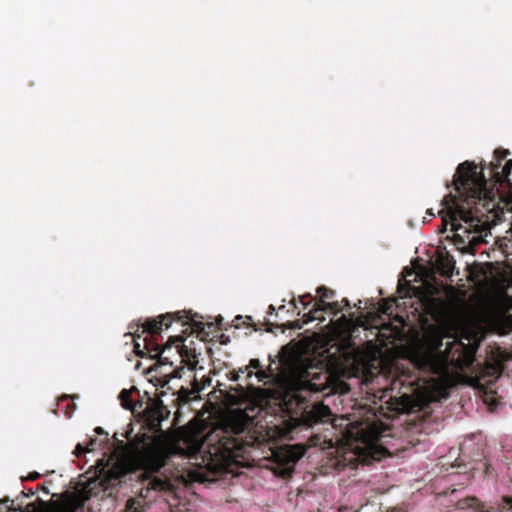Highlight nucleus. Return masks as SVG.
<instances>
[{"mask_svg":"<svg viewBox=\"0 0 512 512\" xmlns=\"http://www.w3.org/2000/svg\"><path fill=\"white\" fill-rule=\"evenodd\" d=\"M124 512H144L142 501L137 499H129L126 503Z\"/></svg>","mask_w":512,"mask_h":512,"instance_id":"412c9836","label":"nucleus"},{"mask_svg":"<svg viewBox=\"0 0 512 512\" xmlns=\"http://www.w3.org/2000/svg\"><path fill=\"white\" fill-rule=\"evenodd\" d=\"M511 170H512V160H508L506 162V164L504 165L501 172H499V169L493 168L492 171H493V177H494L495 181L500 184L505 183L512 188V183L509 178L510 174H511Z\"/></svg>","mask_w":512,"mask_h":512,"instance_id":"f8f14e48","label":"nucleus"},{"mask_svg":"<svg viewBox=\"0 0 512 512\" xmlns=\"http://www.w3.org/2000/svg\"><path fill=\"white\" fill-rule=\"evenodd\" d=\"M249 389H251L252 391H260L259 389H256V388H254L253 386H250V385H249Z\"/></svg>","mask_w":512,"mask_h":512,"instance_id":"49530a36","label":"nucleus"},{"mask_svg":"<svg viewBox=\"0 0 512 512\" xmlns=\"http://www.w3.org/2000/svg\"><path fill=\"white\" fill-rule=\"evenodd\" d=\"M41 477V474L34 471L28 474L27 477L23 478L22 480H29V481H35Z\"/></svg>","mask_w":512,"mask_h":512,"instance_id":"c85d7f7f","label":"nucleus"},{"mask_svg":"<svg viewBox=\"0 0 512 512\" xmlns=\"http://www.w3.org/2000/svg\"><path fill=\"white\" fill-rule=\"evenodd\" d=\"M453 184L458 195L449 193L441 201L443 208L438 212L442 220L440 232H445L448 225L458 232L463 228L459 221H463L468 224L464 232L469 233L470 228L479 226L473 208L486 191V178L482 171H477L474 163L465 161L458 165Z\"/></svg>","mask_w":512,"mask_h":512,"instance_id":"f257e3e1","label":"nucleus"},{"mask_svg":"<svg viewBox=\"0 0 512 512\" xmlns=\"http://www.w3.org/2000/svg\"><path fill=\"white\" fill-rule=\"evenodd\" d=\"M454 240H455V242H457V243L465 244V240H464V238H463L460 234H458V233H456V234L454 235Z\"/></svg>","mask_w":512,"mask_h":512,"instance_id":"473e14b6","label":"nucleus"},{"mask_svg":"<svg viewBox=\"0 0 512 512\" xmlns=\"http://www.w3.org/2000/svg\"><path fill=\"white\" fill-rule=\"evenodd\" d=\"M284 308H285V306L281 305L278 309L281 310V311H284Z\"/></svg>","mask_w":512,"mask_h":512,"instance_id":"de8ad7c7","label":"nucleus"},{"mask_svg":"<svg viewBox=\"0 0 512 512\" xmlns=\"http://www.w3.org/2000/svg\"><path fill=\"white\" fill-rule=\"evenodd\" d=\"M41 504H45V502L41 499V498H38L37 499Z\"/></svg>","mask_w":512,"mask_h":512,"instance_id":"09e8293b","label":"nucleus"},{"mask_svg":"<svg viewBox=\"0 0 512 512\" xmlns=\"http://www.w3.org/2000/svg\"><path fill=\"white\" fill-rule=\"evenodd\" d=\"M317 294L320 296L319 300H316L310 293L299 296V302L303 306L304 309L308 308L311 303L313 306H317V304L327 303L326 300L332 299L335 296V292L332 289H329L325 286H319L316 290Z\"/></svg>","mask_w":512,"mask_h":512,"instance_id":"1a4fd4ad","label":"nucleus"},{"mask_svg":"<svg viewBox=\"0 0 512 512\" xmlns=\"http://www.w3.org/2000/svg\"><path fill=\"white\" fill-rule=\"evenodd\" d=\"M194 395V391L192 390H189L188 388H184L182 387L179 391H178V397H177V401L181 402V403H188L192 397Z\"/></svg>","mask_w":512,"mask_h":512,"instance_id":"5701e85b","label":"nucleus"},{"mask_svg":"<svg viewBox=\"0 0 512 512\" xmlns=\"http://www.w3.org/2000/svg\"><path fill=\"white\" fill-rule=\"evenodd\" d=\"M385 451L386 450L384 448H377L375 451L372 452V458L375 460H379Z\"/></svg>","mask_w":512,"mask_h":512,"instance_id":"cd10ccee","label":"nucleus"},{"mask_svg":"<svg viewBox=\"0 0 512 512\" xmlns=\"http://www.w3.org/2000/svg\"><path fill=\"white\" fill-rule=\"evenodd\" d=\"M456 507L461 510L474 509L475 511H484V503L481 502L477 497L471 496L460 499L456 503Z\"/></svg>","mask_w":512,"mask_h":512,"instance_id":"ddd939ff","label":"nucleus"},{"mask_svg":"<svg viewBox=\"0 0 512 512\" xmlns=\"http://www.w3.org/2000/svg\"><path fill=\"white\" fill-rule=\"evenodd\" d=\"M326 311H329L336 315L342 311V307L337 301L327 302L324 304H317V306H313L309 312L304 313L302 319L294 321L293 324L291 325V328L301 329L304 324H308L314 320L324 321L325 318L324 316H322V313Z\"/></svg>","mask_w":512,"mask_h":512,"instance_id":"0eeeda50","label":"nucleus"},{"mask_svg":"<svg viewBox=\"0 0 512 512\" xmlns=\"http://www.w3.org/2000/svg\"><path fill=\"white\" fill-rule=\"evenodd\" d=\"M383 424L381 422H374L367 426V430L362 429L361 438L364 442L377 441L383 433Z\"/></svg>","mask_w":512,"mask_h":512,"instance_id":"9b49d317","label":"nucleus"},{"mask_svg":"<svg viewBox=\"0 0 512 512\" xmlns=\"http://www.w3.org/2000/svg\"><path fill=\"white\" fill-rule=\"evenodd\" d=\"M69 399V396L67 395H64L60 398V401H64V400H68Z\"/></svg>","mask_w":512,"mask_h":512,"instance_id":"c03bdc74","label":"nucleus"},{"mask_svg":"<svg viewBox=\"0 0 512 512\" xmlns=\"http://www.w3.org/2000/svg\"><path fill=\"white\" fill-rule=\"evenodd\" d=\"M9 509L12 511V512H15V511H22V508L19 507V508H12V507H9Z\"/></svg>","mask_w":512,"mask_h":512,"instance_id":"a19ab883","label":"nucleus"},{"mask_svg":"<svg viewBox=\"0 0 512 512\" xmlns=\"http://www.w3.org/2000/svg\"><path fill=\"white\" fill-rule=\"evenodd\" d=\"M508 154H509V151L506 150V149H502V148L496 149L495 152H494V156H495V158L497 160V163L496 164H492V169L493 168L499 169L500 165H501V161L504 160Z\"/></svg>","mask_w":512,"mask_h":512,"instance_id":"393cba45","label":"nucleus"},{"mask_svg":"<svg viewBox=\"0 0 512 512\" xmlns=\"http://www.w3.org/2000/svg\"><path fill=\"white\" fill-rule=\"evenodd\" d=\"M259 411L260 406L248 404L244 409H231L223 415L204 438L211 461L228 464L243 455L251 444V440L243 437V434L253 430Z\"/></svg>","mask_w":512,"mask_h":512,"instance_id":"f03ea898","label":"nucleus"},{"mask_svg":"<svg viewBox=\"0 0 512 512\" xmlns=\"http://www.w3.org/2000/svg\"><path fill=\"white\" fill-rule=\"evenodd\" d=\"M290 304L293 306L294 309H297V305H296V300L295 299H292L290 301Z\"/></svg>","mask_w":512,"mask_h":512,"instance_id":"ea45409f","label":"nucleus"},{"mask_svg":"<svg viewBox=\"0 0 512 512\" xmlns=\"http://www.w3.org/2000/svg\"><path fill=\"white\" fill-rule=\"evenodd\" d=\"M119 400L123 408L127 410H134V405L131 399V391L123 389L119 394Z\"/></svg>","mask_w":512,"mask_h":512,"instance_id":"aec40b11","label":"nucleus"},{"mask_svg":"<svg viewBox=\"0 0 512 512\" xmlns=\"http://www.w3.org/2000/svg\"><path fill=\"white\" fill-rule=\"evenodd\" d=\"M330 376L326 372L315 373L307 383L308 388L313 392H323L328 387Z\"/></svg>","mask_w":512,"mask_h":512,"instance_id":"9d476101","label":"nucleus"},{"mask_svg":"<svg viewBox=\"0 0 512 512\" xmlns=\"http://www.w3.org/2000/svg\"><path fill=\"white\" fill-rule=\"evenodd\" d=\"M177 377H180L179 370H177V369H174L170 373H164L161 375V377L159 379L160 385L162 387H165L166 385H168V383L170 382V380L172 378H177Z\"/></svg>","mask_w":512,"mask_h":512,"instance_id":"b1692460","label":"nucleus"},{"mask_svg":"<svg viewBox=\"0 0 512 512\" xmlns=\"http://www.w3.org/2000/svg\"><path fill=\"white\" fill-rule=\"evenodd\" d=\"M342 302L344 303L345 306H350L348 299L344 298Z\"/></svg>","mask_w":512,"mask_h":512,"instance_id":"79ce46f5","label":"nucleus"},{"mask_svg":"<svg viewBox=\"0 0 512 512\" xmlns=\"http://www.w3.org/2000/svg\"><path fill=\"white\" fill-rule=\"evenodd\" d=\"M331 415L330 408L323 403H314L310 409H306L302 415L303 421L308 426L326 421Z\"/></svg>","mask_w":512,"mask_h":512,"instance_id":"6e6552de","label":"nucleus"},{"mask_svg":"<svg viewBox=\"0 0 512 512\" xmlns=\"http://www.w3.org/2000/svg\"><path fill=\"white\" fill-rule=\"evenodd\" d=\"M502 501L506 504H511V506H512V496H507V495L502 496Z\"/></svg>","mask_w":512,"mask_h":512,"instance_id":"f704fd0d","label":"nucleus"},{"mask_svg":"<svg viewBox=\"0 0 512 512\" xmlns=\"http://www.w3.org/2000/svg\"><path fill=\"white\" fill-rule=\"evenodd\" d=\"M240 373H241V372H240V370H239V371H237V372H236V371L231 372V373H230V374H231L230 380H232V381H238V380H239V377H240Z\"/></svg>","mask_w":512,"mask_h":512,"instance_id":"7c9ffc66","label":"nucleus"},{"mask_svg":"<svg viewBox=\"0 0 512 512\" xmlns=\"http://www.w3.org/2000/svg\"><path fill=\"white\" fill-rule=\"evenodd\" d=\"M170 482L168 479L153 477L148 483V488L156 491H166L170 489Z\"/></svg>","mask_w":512,"mask_h":512,"instance_id":"4468645a","label":"nucleus"},{"mask_svg":"<svg viewBox=\"0 0 512 512\" xmlns=\"http://www.w3.org/2000/svg\"><path fill=\"white\" fill-rule=\"evenodd\" d=\"M38 489H40L45 494H49V489L44 485L39 486Z\"/></svg>","mask_w":512,"mask_h":512,"instance_id":"4c0bfd02","label":"nucleus"},{"mask_svg":"<svg viewBox=\"0 0 512 512\" xmlns=\"http://www.w3.org/2000/svg\"><path fill=\"white\" fill-rule=\"evenodd\" d=\"M91 451V448L89 447H86L84 445H82L81 443H78L75 447V450H74V454L79 457L81 456L82 454H85L87 452H90Z\"/></svg>","mask_w":512,"mask_h":512,"instance_id":"bb28decb","label":"nucleus"},{"mask_svg":"<svg viewBox=\"0 0 512 512\" xmlns=\"http://www.w3.org/2000/svg\"><path fill=\"white\" fill-rule=\"evenodd\" d=\"M246 319L251 321L252 317L251 316H246Z\"/></svg>","mask_w":512,"mask_h":512,"instance_id":"8fccbe9b","label":"nucleus"},{"mask_svg":"<svg viewBox=\"0 0 512 512\" xmlns=\"http://www.w3.org/2000/svg\"><path fill=\"white\" fill-rule=\"evenodd\" d=\"M275 310H276L275 306L271 304V305H269V307H268V312H267V313H268L269 315H272V314L275 312Z\"/></svg>","mask_w":512,"mask_h":512,"instance_id":"e433bc0d","label":"nucleus"},{"mask_svg":"<svg viewBox=\"0 0 512 512\" xmlns=\"http://www.w3.org/2000/svg\"><path fill=\"white\" fill-rule=\"evenodd\" d=\"M170 415V410L162 400L151 399L143 410V420L147 429L155 435L150 437L142 434L137 437L140 441L133 447L131 457L137 468L149 473H157L163 468L169 458L176 454V447L165 437L161 428L163 420Z\"/></svg>","mask_w":512,"mask_h":512,"instance_id":"7ed1b4c3","label":"nucleus"},{"mask_svg":"<svg viewBox=\"0 0 512 512\" xmlns=\"http://www.w3.org/2000/svg\"><path fill=\"white\" fill-rule=\"evenodd\" d=\"M34 494H35V491H33L32 489H29L27 492L22 491V495L24 497H32Z\"/></svg>","mask_w":512,"mask_h":512,"instance_id":"c9c22d12","label":"nucleus"},{"mask_svg":"<svg viewBox=\"0 0 512 512\" xmlns=\"http://www.w3.org/2000/svg\"><path fill=\"white\" fill-rule=\"evenodd\" d=\"M495 509L493 507H490V508H486V505L484 504V511H481V512H494Z\"/></svg>","mask_w":512,"mask_h":512,"instance_id":"58836bf2","label":"nucleus"},{"mask_svg":"<svg viewBox=\"0 0 512 512\" xmlns=\"http://www.w3.org/2000/svg\"><path fill=\"white\" fill-rule=\"evenodd\" d=\"M97 442V439L96 438H90L88 444L86 445V447H89L91 448V451L93 450V447L94 445L96 444Z\"/></svg>","mask_w":512,"mask_h":512,"instance_id":"72a5a7b5","label":"nucleus"},{"mask_svg":"<svg viewBox=\"0 0 512 512\" xmlns=\"http://www.w3.org/2000/svg\"><path fill=\"white\" fill-rule=\"evenodd\" d=\"M267 325L270 326V327H268L266 330L267 331H272L273 324L270 323V322H267Z\"/></svg>","mask_w":512,"mask_h":512,"instance_id":"37998d69","label":"nucleus"},{"mask_svg":"<svg viewBox=\"0 0 512 512\" xmlns=\"http://www.w3.org/2000/svg\"><path fill=\"white\" fill-rule=\"evenodd\" d=\"M141 329V324H137V329L131 333L129 332L127 335L131 336L132 337V340L134 342V353L138 356V357H141V358H144L146 357L145 354H144V344L141 345L137 339L140 338V334L138 333Z\"/></svg>","mask_w":512,"mask_h":512,"instance_id":"2eb2a0df","label":"nucleus"},{"mask_svg":"<svg viewBox=\"0 0 512 512\" xmlns=\"http://www.w3.org/2000/svg\"><path fill=\"white\" fill-rule=\"evenodd\" d=\"M240 319H242V316H237L236 317V320H240Z\"/></svg>","mask_w":512,"mask_h":512,"instance_id":"3c124183","label":"nucleus"},{"mask_svg":"<svg viewBox=\"0 0 512 512\" xmlns=\"http://www.w3.org/2000/svg\"><path fill=\"white\" fill-rule=\"evenodd\" d=\"M104 473L107 474L103 477V479H101V485L103 486L104 489H107L110 486H114L118 482H120L118 472H115L112 469H110L107 472L104 471Z\"/></svg>","mask_w":512,"mask_h":512,"instance_id":"f3484780","label":"nucleus"},{"mask_svg":"<svg viewBox=\"0 0 512 512\" xmlns=\"http://www.w3.org/2000/svg\"><path fill=\"white\" fill-rule=\"evenodd\" d=\"M173 321L180 322L182 325H189L191 329L197 333L198 337H201L202 339L209 335V333L205 331L206 326L208 328L212 327V323L204 324L201 321H197L191 316V312L186 311L161 314L157 318L147 319L141 324V333L148 334L143 339L145 349L144 354L150 359H157V362L154 367L150 368V371L156 370L166 364H169L170 366L173 365V363L170 362V356L165 355V353L171 350L174 343L183 341V336H170L163 346L157 342V338L160 335L163 326L167 329Z\"/></svg>","mask_w":512,"mask_h":512,"instance_id":"20e7f679","label":"nucleus"},{"mask_svg":"<svg viewBox=\"0 0 512 512\" xmlns=\"http://www.w3.org/2000/svg\"><path fill=\"white\" fill-rule=\"evenodd\" d=\"M273 374V371L272 369L269 367V373H267L265 370L263 369H260V370H257L256 373H254V375L257 377L258 381L259 382H266V380L268 378H270V376Z\"/></svg>","mask_w":512,"mask_h":512,"instance_id":"a878e982","label":"nucleus"},{"mask_svg":"<svg viewBox=\"0 0 512 512\" xmlns=\"http://www.w3.org/2000/svg\"><path fill=\"white\" fill-rule=\"evenodd\" d=\"M391 390L397 391V395L392 397V399L398 397L401 400V403L396 409L405 410L411 406L414 397L420 391V386L418 379L413 378L412 375L401 374L392 380Z\"/></svg>","mask_w":512,"mask_h":512,"instance_id":"423d86ee","label":"nucleus"},{"mask_svg":"<svg viewBox=\"0 0 512 512\" xmlns=\"http://www.w3.org/2000/svg\"><path fill=\"white\" fill-rule=\"evenodd\" d=\"M295 353L289 346H283L279 351V360L283 365H288L294 360Z\"/></svg>","mask_w":512,"mask_h":512,"instance_id":"6ab92c4d","label":"nucleus"},{"mask_svg":"<svg viewBox=\"0 0 512 512\" xmlns=\"http://www.w3.org/2000/svg\"><path fill=\"white\" fill-rule=\"evenodd\" d=\"M94 432L98 435H104L105 436V440H107V436H108V433H106L101 427H96L94 429Z\"/></svg>","mask_w":512,"mask_h":512,"instance_id":"2f4dec72","label":"nucleus"},{"mask_svg":"<svg viewBox=\"0 0 512 512\" xmlns=\"http://www.w3.org/2000/svg\"><path fill=\"white\" fill-rule=\"evenodd\" d=\"M512 509L511 504H506L501 500V504L498 506L500 512H509Z\"/></svg>","mask_w":512,"mask_h":512,"instance_id":"c756f323","label":"nucleus"},{"mask_svg":"<svg viewBox=\"0 0 512 512\" xmlns=\"http://www.w3.org/2000/svg\"><path fill=\"white\" fill-rule=\"evenodd\" d=\"M82 508V504L79 501L74 499H70L66 501L63 505L58 506L51 512H78L79 509Z\"/></svg>","mask_w":512,"mask_h":512,"instance_id":"dca6fc26","label":"nucleus"},{"mask_svg":"<svg viewBox=\"0 0 512 512\" xmlns=\"http://www.w3.org/2000/svg\"><path fill=\"white\" fill-rule=\"evenodd\" d=\"M475 353L474 346L453 339L446 343L444 351L439 354L429 351L418 355L416 364L421 370L445 377L450 370L458 372L471 367L475 360Z\"/></svg>","mask_w":512,"mask_h":512,"instance_id":"39448f33","label":"nucleus"},{"mask_svg":"<svg viewBox=\"0 0 512 512\" xmlns=\"http://www.w3.org/2000/svg\"><path fill=\"white\" fill-rule=\"evenodd\" d=\"M427 214H429V215H431V216H434V213H433V211H432L431 209H428V210H427Z\"/></svg>","mask_w":512,"mask_h":512,"instance_id":"a18cd8bd","label":"nucleus"},{"mask_svg":"<svg viewBox=\"0 0 512 512\" xmlns=\"http://www.w3.org/2000/svg\"><path fill=\"white\" fill-rule=\"evenodd\" d=\"M261 367L262 365L258 359H251L248 366L240 368V372L242 374L247 373V378H251L254 375V372L251 369L260 370L262 369Z\"/></svg>","mask_w":512,"mask_h":512,"instance_id":"4be33fe9","label":"nucleus"},{"mask_svg":"<svg viewBox=\"0 0 512 512\" xmlns=\"http://www.w3.org/2000/svg\"><path fill=\"white\" fill-rule=\"evenodd\" d=\"M185 338L183 337V341L176 342L173 346L176 347V354H178L182 358H191L195 357V351L189 349L186 345H184Z\"/></svg>","mask_w":512,"mask_h":512,"instance_id":"a211bd4d","label":"nucleus"}]
</instances>
